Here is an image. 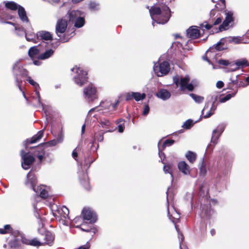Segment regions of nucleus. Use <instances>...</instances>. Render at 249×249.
<instances>
[{"label": "nucleus", "instance_id": "obj_1", "mask_svg": "<svg viewBox=\"0 0 249 249\" xmlns=\"http://www.w3.org/2000/svg\"><path fill=\"white\" fill-rule=\"evenodd\" d=\"M150 16L153 20L152 24L154 23L163 24L166 23L171 16L169 8L163 3L154 5L149 10Z\"/></svg>", "mask_w": 249, "mask_h": 249}, {"label": "nucleus", "instance_id": "obj_2", "mask_svg": "<svg viewBox=\"0 0 249 249\" xmlns=\"http://www.w3.org/2000/svg\"><path fill=\"white\" fill-rule=\"evenodd\" d=\"M174 83L177 87H179V89L181 91L187 90L188 91H192L194 87L196 85V82L192 81L189 83L190 78L188 75L185 76L179 75H176L173 77Z\"/></svg>", "mask_w": 249, "mask_h": 249}, {"label": "nucleus", "instance_id": "obj_3", "mask_svg": "<svg viewBox=\"0 0 249 249\" xmlns=\"http://www.w3.org/2000/svg\"><path fill=\"white\" fill-rule=\"evenodd\" d=\"M65 17L70 22L74 23V26L77 28H81L85 24V14L79 10L69 11Z\"/></svg>", "mask_w": 249, "mask_h": 249}, {"label": "nucleus", "instance_id": "obj_4", "mask_svg": "<svg viewBox=\"0 0 249 249\" xmlns=\"http://www.w3.org/2000/svg\"><path fill=\"white\" fill-rule=\"evenodd\" d=\"M20 60H18L13 65V72L15 79L16 84L19 88L20 90L22 91L20 86V84L22 83V81L18 78V75H21L22 76L28 77V72L20 65Z\"/></svg>", "mask_w": 249, "mask_h": 249}, {"label": "nucleus", "instance_id": "obj_5", "mask_svg": "<svg viewBox=\"0 0 249 249\" xmlns=\"http://www.w3.org/2000/svg\"><path fill=\"white\" fill-rule=\"evenodd\" d=\"M224 39H221L215 45L210 47L209 49L206 52V55L203 56V59L207 61L209 64H211V60L208 58V57L212 59H214L216 53V51H221L223 49V48L220 47V46L224 44Z\"/></svg>", "mask_w": 249, "mask_h": 249}, {"label": "nucleus", "instance_id": "obj_6", "mask_svg": "<svg viewBox=\"0 0 249 249\" xmlns=\"http://www.w3.org/2000/svg\"><path fill=\"white\" fill-rule=\"evenodd\" d=\"M71 71L76 73L74 76L75 82L79 86L83 85L87 80V72L84 71L81 67L77 66L72 68Z\"/></svg>", "mask_w": 249, "mask_h": 249}, {"label": "nucleus", "instance_id": "obj_7", "mask_svg": "<svg viewBox=\"0 0 249 249\" xmlns=\"http://www.w3.org/2000/svg\"><path fill=\"white\" fill-rule=\"evenodd\" d=\"M153 70L158 76L161 77L168 73L170 70V65L167 61H163L160 63H155Z\"/></svg>", "mask_w": 249, "mask_h": 249}, {"label": "nucleus", "instance_id": "obj_8", "mask_svg": "<svg viewBox=\"0 0 249 249\" xmlns=\"http://www.w3.org/2000/svg\"><path fill=\"white\" fill-rule=\"evenodd\" d=\"M20 156L22 160V167L24 170L29 169L31 164L35 161V158L33 156L29 155L23 150L20 151Z\"/></svg>", "mask_w": 249, "mask_h": 249}, {"label": "nucleus", "instance_id": "obj_9", "mask_svg": "<svg viewBox=\"0 0 249 249\" xmlns=\"http://www.w3.org/2000/svg\"><path fill=\"white\" fill-rule=\"evenodd\" d=\"M67 21L65 17L57 20L55 26V32L59 37L65 32L68 26Z\"/></svg>", "mask_w": 249, "mask_h": 249}, {"label": "nucleus", "instance_id": "obj_10", "mask_svg": "<svg viewBox=\"0 0 249 249\" xmlns=\"http://www.w3.org/2000/svg\"><path fill=\"white\" fill-rule=\"evenodd\" d=\"M82 214L84 219L88 221L89 223H94L97 220L96 213L89 208L84 209Z\"/></svg>", "mask_w": 249, "mask_h": 249}, {"label": "nucleus", "instance_id": "obj_11", "mask_svg": "<svg viewBox=\"0 0 249 249\" xmlns=\"http://www.w3.org/2000/svg\"><path fill=\"white\" fill-rule=\"evenodd\" d=\"M85 98L89 101H92L97 97L96 90L92 84H89L84 89Z\"/></svg>", "mask_w": 249, "mask_h": 249}, {"label": "nucleus", "instance_id": "obj_12", "mask_svg": "<svg viewBox=\"0 0 249 249\" xmlns=\"http://www.w3.org/2000/svg\"><path fill=\"white\" fill-rule=\"evenodd\" d=\"M216 107L213 103L209 102L206 103L202 111V114L204 115V118H207L212 116L214 112Z\"/></svg>", "mask_w": 249, "mask_h": 249}, {"label": "nucleus", "instance_id": "obj_13", "mask_svg": "<svg viewBox=\"0 0 249 249\" xmlns=\"http://www.w3.org/2000/svg\"><path fill=\"white\" fill-rule=\"evenodd\" d=\"M226 18L222 24L219 26V31L226 30L230 27V23L233 21L232 13L230 11L227 12L225 14Z\"/></svg>", "mask_w": 249, "mask_h": 249}, {"label": "nucleus", "instance_id": "obj_14", "mask_svg": "<svg viewBox=\"0 0 249 249\" xmlns=\"http://www.w3.org/2000/svg\"><path fill=\"white\" fill-rule=\"evenodd\" d=\"M27 80L29 82V83L33 85L35 88H36V90H35V94H36V96H33V98L34 99H36V101L37 102V104L39 105H40L42 108H43V109H44V105L41 102V98H40V94H39V91L37 90V88H39V85L35 81H34L31 78V77H29L28 76V79H27Z\"/></svg>", "mask_w": 249, "mask_h": 249}, {"label": "nucleus", "instance_id": "obj_15", "mask_svg": "<svg viewBox=\"0 0 249 249\" xmlns=\"http://www.w3.org/2000/svg\"><path fill=\"white\" fill-rule=\"evenodd\" d=\"M36 182V178L35 174L32 171H30L27 175V181L25 184L27 186L30 187L34 191H36L35 185Z\"/></svg>", "mask_w": 249, "mask_h": 249}, {"label": "nucleus", "instance_id": "obj_16", "mask_svg": "<svg viewBox=\"0 0 249 249\" xmlns=\"http://www.w3.org/2000/svg\"><path fill=\"white\" fill-rule=\"evenodd\" d=\"M36 36L37 39L43 41H51L53 39L52 35L50 32L45 31L38 32Z\"/></svg>", "mask_w": 249, "mask_h": 249}, {"label": "nucleus", "instance_id": "obj_17", "mask_svg": "<svg viewBox=\"0 0 249 249\" xmlns=\"http://www.w3.org/2000/svg\"><path fill=\"white\" fill-rule=\"evenodd\" d=\"M156 96L158 98L163 101H165L169 99L171 97V93L167 89H160L156 93Z\"/></svg>", "mask_w": 249, "mask_h": 249}, {"label": "nucleus", "instance_id": "obj_18", "mask_svg": "<svg viewBox=\"0 0 249 249\" xmlns=\"http://www.w3.org/2000/svg\"><path fill=\"white\" fill-rule=\"evenodd\" d=\"M48 190L49 188L48 187L40 185L36 188V191L35 192L39 194L41 197L45 198L49 196Z\"/></svg>", "mask_w": 249, "mask_h": 249}, {"label": "nucleus", "instance_id": "obj_19", "mask_svg": "<svg viewBox=\"0 0 249 249\" xmlns=\"http://www.w3.org/2000/svg\"><path fill=\"white\" fill-rule=\"evenodd\" d=\"M45 129V127L43 129L38 131L37 133L34 135L31 139H27L26 141V144H32L38 141L43 137Z\"/></svg>", "mask_w": 249, "mask_h": 249}, {"label": "nucleus", "instance_id": "obj_20", "mask_svg": "<svg viewBox=\"0 0 249 249\" xmlns=\"http://www.w3.org/2000/svg\"><path fill=\"white\" fill-rule=\"evenodd\" d=\"M178 168L185 175H189L190 173L189 166L184 161L179 162L178 165Z\"/></svg>", "mask_w": 249, "mask_h": 249}, {"label": "nucleus", "instance_id": "obj_21", "mask_svg": "<svg viewBox=\"0 0 249 249\" xmlns=\"http://www.w3.org/2000/svg\"><path fill=\"white\" fill-rule=\"evenodd\" d=\"M249 63L247 60L245 58L240 59L236 60L234 63L230 64V66H236V69H239L243 68L246 66H249Z\"/></svg>", "mask_w": 249, "mask_h": 249}, {"label": "nucleus", "instance_id": "obj_22", "mask_svg": "<svg viewBox=\"0 0 249 249\" xmlns=\"http://www.w3.org/2000/svg\"><path fill=\"white\" fill-rule=\"evenodd\" d=\"M200 35L199 31L197 28H195L193 26L190 27L187 30V36L191 38H196L199 37Z\"/></svg>", "mask_w": 249, "mask_h": 249}, {"label": "nucleus", "instance_id": "obj_23", "mask_svg": "<svg viewBox=\"0 0 249 249\" xmlns=\"http://www.w3.org/2000/svg\"><path fill=\"white\" fill-rule=\"evenodd\" d=\"M214 213V211L211 209L209 206H203L202 208V214L201 216L203 218H210V216Z\"/></svg>", "mask_w": 249, "mask_h": 249}, {"label": "nucleus", "instance_id": "obj_24", "mask_svg": "<svg viewBox=\"0 0 249 249\" xmlns=\"http://www.w3.org/2000/svg\"><path fill=\"white\" fill-rule=\"evenodd\" d=\"M168 215L169 219L174 223L177 222L180 218L179 213L174 208L172 209L171 214L170 213L169 209L168 208Z\"/></svg>", "mask_w": 249, "mask_h": 249}, {"label": "nucleus", "instance_id": "obj_25", "mask_svg": "<svg viewBox=\"0 0 249 249\" xmlns=\"http://www.w3.org/2000/svg\"><path fill=\"white\" fill-rule=\"evenodd\" d=\"M18 15L20 19L22 20V22L27 23L28 22L29 19L27 17L26 11L24 8L21 6H18Z\"/></svg>", "mask_w": 249, "mask_h": 249}, {"label": "nucleus", "instance_id": "obj_26", "mask_svg": "<svg viewBox=\"0 0 249 249\" xmlns=\"http://www.w3.org/2000/svg\"><path fill=\"white\" fill-rule=\"evenodd\" d=\"M53 237L51 232L47 231L45 232L44 241L42 242L43 245L46 244L51 246L53 242Z\"/></svg>", "mask_w": 249, "mask_h": 249}, {"label": "nucleus", "instance_id": "obj_27", "mask_svg": "<svg viewBox=\"0 0 249 249\" xmlns=\"http://www.w3.org/2000/svg\"><path fill=\"white\" fill-rule=\"evenodd\" d=\"M35 153L40 161H41L44 159L45 154L43 145H40L37 147Z\"/></svg>", "mask_w": 249, "mask_h": 249}, {"label": "nucleus", "instance_id": "obj_28", "mask_svg": "<svg viewBox=\"0 0 249 249\" xmlns=\"http://www.w3.org/2000/svg\"><path fill=\"white\" fill-rule=\"evenodd\" d=\"M222 21L221 18L220 17H217L215 20L214 21H212L211 23H206L205 24H201V26L202 27H205L206 29L209 30L210 29L213 25H216L219 24Z\"/></svg>", "mask_w": 249, "mask_h": 249}, {"label": "nucleus", "instance_id": "obj_29", "mask_svg": "<svg viewBox=\"0 0 249 249\" xmlns=\"http://www.w3.org/2000/svg\"><path fill=\"white\" fill-rule=\"evenodd\" d=\"M80 180L81 183L86 189L89 190V178L87 173H83L82 177H80Z\"/></svg>", "mask_w": 249, "mask_h": 249}, {"label": "nucleus", "instance_id": "obj_30", "mask_svg": "<svg viewBox=\"0 0 249 249\" xmlns=\"http://www.w3.org/2000/svg\"><path fill=\"white\" fill-rule=\"evenodd\" d=\"M54 53V51L52 49H49L46 51L44 53L38 55V58L39 59L44 60L50 57Z\"/></svg>", "mask_w": 249, "mask_h": 249}, {"label": "nucleus", "instance_id": "obj_31", "mask_svg": "<svg viewBox=\"0 0 249 249\" xmlns=\"http://www.w3.org/2000/svg\"><path fill=\"white\" fill-rule=\"evenodd\" d=\"M185 157L191 163H194L196 159V154L191 151H189L186 153Z\"/></svg>", "mask_w": 249, "mask_h": 249}, {"label": "nucleus", "instance_id": "obj_32", "mask_svg": "<svg viewBox=\"0 0 249 249\" xmlns=\"http://www.w3.org/2000/svg\"><path fill=\"white\" fill-rule=\"evenodd\" d=\"M58 213L61 217H64V218H66L69 217V209L64 206L62 207L61 209H59L58 210Z\"/></svg>", "mask_w": 249, "mask_h": 249}, {"label": "nucleus", "instance_id": "obj_33", "mask_svg": "<svg viewBox=\"0 0 249 249\" xmlns=\"http://www.w3.org/2000/svg\"><path fill=\"white\" fill-rule=\"evenodd\" d=\"M38 46H34L29 50L28 54L31 58H34L39 53V50L38 49Z\"/></svg>", "mask_w": 249, "mask_h": 249}, {"label": "nucleus", "instance_id": "obj_34", "mask_svg": "<svg viewBox=\"0 0 249 249\" xmlns=\"http://www.w3.org/2000/svg\"><path fill=\"white\" fill-rule=\"evenodd\" d=\"M133 99L137 102L143 100L146 97V94L144 93H141L138 92H133Z\"/></svg>", "mask_w": 249, "mask_h": 249}, {"label": "nucleus", "instance_id": "obj_35", "mask_svg": "<svg viewBox=\"0 0 249 249\" xmlns=\"http://www.w3.org/2000/svg\"><path fill=\"white\" fill-rule=\"evenodd\" d=\"M239 76V75H237L235 77V78L231 77V78H230L231 82H229L228 84V89H233L234 86H235L236 87H237V86H238L237 77Z\"/></svg>", "mask_w": 249, "mask_h": 249}, {"label": "nucleus", "instance_id": "obj_36", "mask_svg": "<svg viewBox=\"0 0 249 249\" xmlns=\"http://www.w3.org/2000/svg\"><path fill=\"white\" fill-rule=\"evenodd\" d=\"M5 5L6 8L12 10H16L17 9H18V6H19L16 3L13 1L5 2Z\"/></svg>", "mask_w": 249, "mask_h": 249}, {"label": "nucleus", "instance_id": "obj_37", "mask_svg": "<svg viewBox=\"0 0 249 249\" xmlns=\"http://www.w3.org/2000/svg\"><path fill=\"white\" fill-rule=\"evenodd\" d=\"M220 135V134L216 132V131H213L211 143H213V145H215L217 143L218 139Z\"/></svg>", "mask_w": 249, "mask_h": 249}, {"label": "nucleus", "instance_id": "obj_38", "mask_svg": "<svg viewBox=\"0 0 249 249\" xmlns=\"http://www.w3.org/2000/svg\"><path fill=\"white\" fill-rule=\"evenodd\" d=\"M124 122L125 121L124 119H121L116 122L118 124V131L120 133H122L124 129Z\"/></svg>", "mask_w": 249, "mask_h": 249}, {"label": "nucleus", "instance_id": "obj_39", "mask_svg": "<svg viewBox=\"0 0 249 249\" xmlns=\"http://www.w3.org/2000/svg\"><path fill=\"white\" fill-rule=\"evenodd\" d=\"M25 35L26 39L28 41H33L35 42V40L36 36L34 33L28 32L27 33H25Z\"/></svg>", "mask_w": 249, "mask_h": 249}, {"label": "nucleus", "instance_id": "obj_40", "mask_svg": "<svg viewBox=\"0 0 249 249\" xmlns=\"http://www.w3.org/2000/svg\"><path fill=\"white\" fill-rule=\"evenodd\" d=\"M190 95L196 103H200L204 100V98L202 96H198L193 93H191Z\"/></svg>", "mask_w": 249, "mask_h": 249}, {"label": "nucleus", "instance_id": "obj_41", "mask_svg": "<svg viewBox=\"0 0 249 249\" xmlns=\"http://www.w3.org/2000/svg\"><path fill=\"white\" fill-rule=\"evenodd\" d=\"M236 93V91L231 94H228L223 97H220L219 99V101L221 103H224L230 100L232 97H233L235 95Z\"/></svg>", "mask_w": 249, "mask_h": 249}, {"label": "nucleus", "instance_id": "obj_42", "mask_svg": "<svg viewBox=\"0 0 249 249\" xmlns=\"http://www.w3.org/2000/svg\"><path fill=\"white\" fill-rule=\"evenodd\" d=\"M172 165L171 164L165 165L163 166V171L165 174L169 173L171 175V177L173 178V175L172 173Z\"/></svg>", "mask_w": 249, "mask_h": 249}, {"label": "nucleus", "instance_id": "obj_43", "mask_svg": "<svg viewBox=\"0 0 249 249\" xmlns=\"http://www.w3.org/2000/svg\"><path fill=\"white\" fill-rule=\"evenodd\" d=\"M28 244L33 246H39L43 245L42 242L38 241L36 238L29 240Z\"/></svg>", "mask_w": 249, "mask_h": 249}, {"label": "nucleus", "instance_id": "obj_44", "mask_svg": "<svg viewBox=\"0 0 249 249\" xmlns=\"http://www.w3.org/2000/svg\"><path fill=\"white\" fill-rule=\"evenodd\" d=\"M229 42L239 44L242 42V37L239 36L231 37L229 38Z\"/></svg>", "mask_w": 249, "mask_h": 249}, {"label": "nucleus", "instance_id": "obj_45", "mask_svg": "<svg viewBox=\"0 0 249 249\" xmlns=\"http://www.w3.org/2000/svg\"><path fill=\"white\" fill-rule=\"evenodd\" d=\"M94 139L98 142H102L104 139V133L102 132L96 133L94 135Z\"/></svg>", "mask_w": 249, "mask_h": 249}, {"label": "nucleus", "instance_id": "obj_46", "mask_svg": "<svg viewBox=\"0 0 249 249\" xmlns=\"http://www.w3.org/2000/svg\"><path fill=\"white\" fill-rule=\"evenodd\" d=\"M11 227L10 225H6L4 227V229H0V233L5 234L10 231Z\"/></svg>", "mask_w": 249, "mask_h": 249}, {"label": "nucleus", "instance_id": "obj_47", "mask_svg": "<svg viewBox=\"0 0 249 249\" xmlns=\"http://www.w3.org/2000/svg\"><path fill=\"white\" fill-rule=\"evenodd\" d=\"M57 144H58V143H57V142H56V140L54 139V140H51L45 143H43L41 145H43V147H44V145H47L48 146H55Z\"/></svg>", "mask_w": 249, "mask_h": 249}, {"label": "nucleus", "instance_id": "obj_48", "mask_svg": "<svg viewBox=\"0 0 249 249\" xmlns=\"http://www.w3.org/2000/svg\"><path fill=\"white\" fill-rule=\"evenodd\" d=\"M175 142L173 140H166L162 143V147L165 148L166 146H169L172 145Z\"/></svg>", "mask_w": 249, "mask_h": 249}, {"label": "nucleus", "instance_id": "obj_49", "mask_svg": "<svg viewBox=\"0 0 249 249\" xmlns=\"http://www.w3.org/2000/svg\"><path fill=\"white\" fill-rule=\"evenodd\" d=\"M56 141V142H57L58 143H61L63 142L64 140V134L62 133V132H60L58 134L57 137L56 139H55Z\"/></svg>", "mask_w": 249, "mask_h": 249}, {"label": "nucleus", "instance_id": "obj_50", "mask_svg": "<svg viewBox=\"0 0 249 249\" xmlns=\"http://www.w3.org/2000/svg\"><path fill=\"white\" fill-rule=\"evenodd\" d=\"M225 129V126L223 124H221L218 125L216 129H214L213 131H216V132L219 133V134H221L222 132L224 131Z\"/></svg>", "mask_w": 249, "mask_h": 249}, {"label": "nucleus", "instance_id": "obj_51", "mask_svg": "<svg viewBox=\"0 0 249 249\" xmlns=\"http://www.w3.org/2000/svg\"><path fill=\"white\" fill-rule=\"evenodd\" d=\"M192 125V121L190 120H187L182 125V127L186 129L190 128Z\"/></svg>", "mask_w": 249, "mask_h": 249}, {"label": "nucleus", "instance_id": "obj_52", "mask_svg": "<svg viewBox=\"0 0 249 249\" xmlns=\"http://www.w3.org/2000/svg\"><path fill=\"white\" fill-rule=\"evenodd\" d=\"M216 11L214 10H212L210 13V18L209 20V22H211L212 21L215 19V18H214V16H215L216 14Z\"/></svg>", "mask_w": 249, "mask_h": 249}, {"label": "nucleus", "instance_id": "obj_53", "mask_svg": "<svg viewBox=\"0 0 249 249\" xmlns=\"http://www.w3.org/2000/svg\"><path fill=\"white\" fill-rule=\"evenodd\" d=\"M15 30L18 31V34L19 35H23L25 34V31L22 28L17 27L15 26Z\"/></svg>", "mask_w": 249, "mask_h": 249}, {"label": "nucleus", "instance_id": "obj_54", "mask_svg": "<svg viewBox=\"0 0 249 249\" xmlns=\"http://www.w3.org/2000/svg\"><path fill=\"white\" fill-rule=\"evenodd\" d=\"M111 124V122L107 120L102 121L101 123V124L103 127H107V126L110 125Z\"/></svg>", "mask_w": 249, "mask_h": 249}, {"label": "nucleus", "instance_id": "obj_55", "mask_svg": "<svg viewBox=\"0 0 249 249\" xmlns=\"http://www.w3.org/2000/svg\"><path fill=\"white\" fill-rule=\"evenodd\" d=\"M133 92H128L126 94V96H125L126 100L129 101V100H130L133 99Z\"/></svg>", "mask_w": 249, "mask_h": 249}, {"label": "nucleus", "instance_id": "obj_56", "mask_svg": "<svg viewBox=\"0 0 249 249\" xmlns=\"http://www.w3.org/2000/svg\"><path fill=\"white\" fill-rule=\"evenodd\" d=\"M175 228H176V229L177 230V231H178V237L179 238V240H181V241H180V242L181 241H183V239H184V237H183V235H182V233H180L179 232V230L178 229V228L177 226L176 225H175Z\"/></svg>", "mask_w": 249, "mask_h": 249}, {"label": "nucleus", "instance_id": "obj_57", "mask_svg": "<svg viewBox=\"0 0 249 249\" xmlns=\"http://www.w3.org/2000/svg\"><path fill=\"white\" fill-rule=\"evenodd\" d=\"M218 63L223 66H227L230 64L228 61L223 59H220L218 61Z\"/></svg>", "mask_w": 249, "mask_h": 249}, {"label": "nucleus", "instance_id": "obj_58", "mask_svg": "<svg viewBox=\"0 0 249 249\" xmlns=\"http://www.w3.org/2000/svg\"><path fill=\"white\" fill-rule=\"evenodd\" d=\"M105 103L104 102H102L101 103V105L99 107H95V108H91L89 111V113H90L92 111H94L95 110H97V111H100L101 110V107H104L103 105H102L103 104H104Z\"/></svg>", "mask_w": 249, "mask_h": 249}, {"label": "nucleus", "instance_id": "obj_59", "mask_svg": "<svg viewBox=\"0 0 249 249\" xmlns=\"http://www.w3.org/2000/svg\"><path fill=\"white\" fill-rule=\"evenodd\" d=\"M89 6L91 9H96L98 7V4L95 2H91Z\"/></svg>", "mask_w": 249, "mask_h": 249}, {"label": "nucleus", "instance_id": "obj_60", "mask_svg": "<svg viewBox=\"0 0 249 249\" xmlns=\"http://www.w3.org/2000/svg\"><path fill=\"white\" fill-rule=\"evenodd\" d=\"M149 112V107L148 105H145L144 107L143 110V115H147Z\"/></svg>", "mask_w": 249, "mask_h": 249}, {"label": "nucleus", "instance_id": "obj_61", "mask_svg": "<svg viewBox=\"0 0 249 249\" xmlns=\"http://www.w3.org/2000/svg\"><path fill=\"white\" fill-rule=\"evenodd\" d=\"M224 86V83L222 81H218L217 83H216V87L218 89H221Z\"/></svg>", "mask_w": 249, "mask_h": 249}, {"label": "nucleus", "instance_id": "obj_62", "mask_svg": "<svg viewBox=\"0 0 249 249\" xmlns=\"http://www.w3.org/2000/svg\"><path fill=\"white\" fill-rule=\"evenodd\" d=\"M90 245L89 243H87L86 245L80 246L77 249H89Z\"/></svg>", "mask_w": 249, "mask_h": 249}, {"label": "nucleus", "instance_id": "obj_63", "mask_svg": "<svg viewBox=\"0 0 249 249\" xmlns=\"http://www.w3.org/2000/svg\"><path fill=\"white\" fill-rule=\"evenodd\" d=\"M72 156L76 160V158L78 156L77 151L76 148L74 149L72 153Z\"/></svg>", "mask_w": 249, "mask_h": 249}, {"label": "nucleus", "instance_id": "obj_64", "mask_svg": "<svg viewBox=\"0 0 249 249\" xmlns=\"http://www.w3.org/2000/svg\"><path fill=\"white\" fill-rule=\"evenodd\" d=\"M200 172L201 174H205L206 173L205 168L202 165L200 168Z\"/></svg>", "mask_w": 249, "mask_h": 249}]
</instances>
